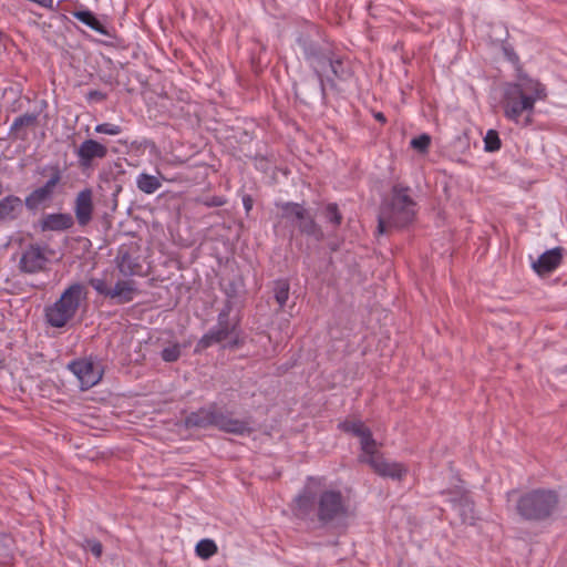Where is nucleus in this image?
<instances>
[{"label": "nucleus", "mask_w": 567, "mask_h": 567, "mask_svg": "<svg viewBox=\"0 0 567 567\" xmlns=\"http://www.w3.org/2000/svg\"><path fill=\"white\" fill-rule=\"evenodd\" d=\"M291 511L298 519L321 527L339 526L353 514L349 497L339 488L326 487L322 478L312 476L293 498Z\"/></svg>", "instance_id": "f257e3e1"}, {"label": "nucleus", "mask_w": 567, "mask_h": 567, "mask_svg": "<svg viewBox=\"0 0 567 567\" xmlns=\"http://www.w3.org/2000/svg\"><path fill=\"white\" fill-rule=\"evenodd\" d=\"M547 97L546 86L538 80L526 75L519 76L516 83H509L504 92V115L515 123H520L524 113V125L532 124L535 103Z\"/></svg>", "instance_id": "f03ea898"}, {"label": "nucleus", "mask_w": 567, "mask_h": 567, "mask_svg": "<svg viewBox=\"0 0 567 567\" xmlns=\"http://www.w3.org/2000/svg\"><path fill=\"white\" fill-rule=\"evenodd\" d=\"M559 494L550 488H534L523 493L516 501V513L523 520L546 522L558 512Z\"/></svg>", "instance_id": "7ed1b4c3"}, {"label": "nucleus", "mask_w": 567, "mask_h": 567, "mask_svg": "<svg viewBox=\"0 0 567 567\" xmlns=\"http://www.w3.org/2000/svg\"><path fill=\"white\" fill-rule=\"evenodd\" d=\"M184 424L187 429H207L214 426L221 432L235 435H244L251 432L248 421L233 417L231 412L224 411L216 403L190 412L185 417Z\"/></svg>", "instance_id": "20e7f679"}, {"label": "nucleus", "mask_w": 567, "mask_h": 567, "mask_svg": "<svg viewBox=\"0 0 567 567\" xmlns=\"http://www.w3.org/2000/svg\"><path fill=\"white\" fill-rule=\"evenodd\" d=\"M415 203L408 187L394 186L391 203L383 206L378 217V233L385 234L390 228H402L412 223Z\"/></svg>", "instance_id": "39448f33"}, {"label": "nucleus", "mask_w": 567, "mask_h": 567, "mask_svg": "<svg viewBox=\"0 0 567 567\" xmlns=\"http://www.w3.org/2000/svg\"><path fill=\"white\" fill-rule=\"evenodd\" d=\"M85 298L86 290L82 284L76 282L69 286L54 303L45 307L47 323L53 328L65 327L75 317Z\"/></svg>", "instance_id": "423d86ee"}, {"label": "nucleus", "mask_w": 567, "mask_h": 567, "mask_svg": "<svg viewBox=\"0 0 567 567\" xmlns=\"http://www.w3.org/2000/svg\"><path fill=\"white\" fill-rule=\"evenodd\" d=\"M360 463L368 464L379 476L401 481L408 474V467L400 462L386 460L379 451L378 444L358 457Z\"/></svg>", "instance_id": "0eeeda50"}, {"label": "nucleus", "mask_w": 567, "mask_h": 567, "mask_svg": "<svg viewBox=\"0 0 567 567\" xmlns=\"http://www.w3.org/2000/svg\"><path fill=\"white\" fill-rule=\"evenodd\" d=\"M230 307H226L218 313L217 324L205 333L195 347V352H202L215 343H220L235 333L238 322L231 323L229 320Z\"/></svg>", "instance_id": "6e6552de"}, {"label": "nucleus", "mask_w": 567, "mask_h": 567, "mask_svg": "<svg viewBox=\"0 0 567 567\" xmlns=\"http://www.w3.org/2000/svg\"><path fill=\"white\" fill-rule=\"evenodd\" d=\"M43 172H50V178L44 185L32 190L24 200L29 210H37L47 202H50L54 195L55 187L62 179V172L59 165H52L44 168Z\"/></svg>", "instance_id": "1a4fd4ad"}, {"label": "nucleus", "mask_w": 567, "mask_h": 567, "mask_svg": "<svg viewBox=\"0 0 567 567\" xmlns=\"http://www.w3.org/2000/svg\"><path fill=\"white\" fill-rule=\"evenodd\" d=\"M69 369L79 379L83 390L97 384L103 375L101 365L92 358L74 360L69 363Z\"/></svg>", "instance_id": "9d476101"}, {"label": "nucleus", "mask_w": 567, "mask_h": 567, "mask_svg": "<svg viewBox=\"0 0 567 567\" xmlns=\"http://www.w3.org/2000/svg\"><path fill=\"white\" fill-rule=\"evenodd\" d=\"M138 248L134 245H122L116 255V265L125 277L143 275Z\"/></svg>", "instance_id": "9b49d317"}, {"label": "nucleus", "mask_w": 567, "mask_h": 567, "mask_svg": "<svg viewBox=\"0 0 567 567\" xmlns=\"http://www.w3.org/2000/svg\"><path fill=\"white\" fill-rule=\"evenodd\" d=\"M48 257L39 245H29L22 252L19 267L27 274H35L44 269Z\"/></svg>", "instance_id": "f8f14e48"}, {"label": "nucleus", "mask_w": 567, "mask_h": 567, "mask_svg": "<svg viewBox=\"0 0 567 567\" xmlns=\"http://www.w3.org/2000/svg\"><path fill=\"white\" fill-rule=\"evenodd\" d=\"M75 154L80 167L89 168L92 166L94 159L106 157L107 147L95 140L89 138L81 143Z\"/></svg>", "instance_id": "ddd939ff"}, {"label": "nucleus", "mask_w": 567, "mask_h": 567, "mask_svg": "<svg viewBox=\"0 0 567 567\" xmlns=\"http://www.w3.org/2000/svg\"><path fill=\"white\" fill-rule=\"evenodd\" d=\"M93 192L91 188H84L78 193L74 202V214L78 224L81 227L87 226L93 218Z\"/></svg>", "instance_id": "4468645a"}, {"label": "nucleus", "mask_w": 567, "mask_h": 567, "mask_svg": "<svg viewBox=\"0 0 567 567\" xmlns=\"http://www.w3.org/2000/svg\"><path fill=\"white\" fill-rule=\"evenodd\" d=\"M339 427L360 439L361 453L369 452L370 449L377 445V441L373 439L371 430L364 425L360 420L358 421H344L339 424Z\"/></svg>", "instance_id": "2eb2a0df"}, {"label": "nucleus", "mask_w": 567, "mask_h": 567, "mask_svg": "<svg viewBox=\"0 0 567 567\" xmlns=\"http://www.w3.org/2000/svg\"><path fill=\"white\" fill-rule=\"evenodd\" d=\"M564 251L563 247H555L545 251L538 257L537 261L533 262V269L538 275L553 272L561 264Z\"/></svg>", "instance_id": "dca6fc26"}, {"label": "nucleus", "mask_w": 567, "mask_h": 567, "mask_svg": "<svg viewBox=\"0 0 567 567\" xmlns=\"http://www.w3.org/2000/svg\"><path fill=\"white\" fill-rule=\"evenodd\" d=\"M73 225L74 219L72 215L68 213L48 214L40 221L42 231H63L72 228Z\"/></svg>", "instance_id": "f3484780"}, {"label": "nucleus", "mask_w": 567, "mask_h": 567, "mask_svg": "<svg viewBox=\"0 0 567 567\" xmlns=\"http://www.w3.org/2000/svg\"><path fill=\"white\" fill-rule=\"evenodd\" d=\"M23 202L19 196L8 195L0 199V224L16 220L23 210Z\"/></svg>", "instance_id": "a211bd4d"}, {"label": "nucleus", "mask_w": 567, "mask_h": 567, "mask_svg": "<svg viewBox=\"0 0 567 567\" xmlns=\"http://www.w3.org/2000/svg\"><path fill=\"white\" fill-rule=\"evenodd\" d=\"M309 55L311 56V60L309 61L310 65L312 66L315 73L318 78V86L319 91L322 95V97L326 96V85H324V79L322 75V72L327 66L330 65V61L334 58L336 54L333 53H324L321 50L317 51L316 53L309 52Z\"/></svg>", "instance_id": "6ab92c4d"}, {"label": "nucleus", "mask_w": 567, "mask_h": 567, "mask_svg": "<svg viewBox=\"0 0 567 567\" xmlns=\"http://www.w3.org/2000/svg\"><path fill=\"white\" fill-rule=\"evenodd\" d=\"M137 289L133 280H118L111 288L110 298L117 299V303H127L134 299Z\"/></svg>", "instance_id": "aec40b11"}, {"label": "nucleus", "mask_w": 567, "mask_h": 567, "mask_svg": "<svg viewBox=\"0 0 567 567\" xmlns=\"http://www.w3.org/2000/svg\"><path fill=\"white\" fill-rule=\"evenodd\" d=\"M297 226L301 234L312 237L318 241H321L324 237L320 225L315 220V218L308 213L307 209L303 213V218L298 220Z\"/></svg>", "instance_id": "412c9836"}, {"label": "nucleus", "mask_w": 567, "mask_h": 567, "mask_svg": "<svg viewBox=\"0 0 567 567\" xmlns=\"http://www.w3.org/2000/svg\"><path fill=\"white\" fill-rule=\"evenodd\" d=\"M276 206L281 210V218L291 223H298L299 219L303 218L306 208L302 204L286 202L277 203Z\"/></svg>", "instance_id": "4be33fe9"}, {"label": "nucleus", "mask_w": 567, "mask_h": 567, "mask_svg": "<svg viewBox=\"0 0 567 567\" xmlns=\"http://www.w3.org/2000/svg\"><path fill=\"white\" fill-rule=\"evenodd\" d=\"M38 122V115L34 113H25L21 116H18L14 118L11 127L10 133L14 134L17 137H23L24 134H22V130L25 127L34 126Z\"/></svg>", "instance_id": "5701e85b"}, {"label": "nucleus", "mask_w": 567, "mask_h": 567, "mask_svg": "<svg viewBox=\"0 0 567 567\" xmlns=\"http://www.w3.org/2000/svg\"><path fill=\"white\" fill-rule=\"evenodd\" d=\"M274 297L276 302L279 306V309L282 310L289 299L290 292V284L287 279H278L274 281Z\"/></svg>", "instance_id": "b1692460"}, {"label": "nucleus", "mask_w": 567, "mask_h": 567, "mask_svg": "<svg viewBox=\"0 0 567 567\" xmlns=\"http://www.w3.org/2000/svg\"><path fill=\"white\" fill-rule=\"evenodd\" d=\"M136 186L145 194H153L162 186V184L156 176L141 173L136 178Z\"/></svg>", "instance_id": "393cba45"}, {"label": "nucleus", "mask_w": 567, "mask_h": 567, "mask_svg": "<svg viewBox=\"0 0 567 567\" xmlns=\"http://www.w3.org/2000/svg\"><path fill=\"white\" fill-rule=\"evenodd\" d=\"M74 18H76L82 23L90 27L92 30L106 34L104 25L100 22V20L89 10L75 11L73 13Z\"/></svg>", "instance_id": "a878e982"}, {"label": "nucleus", "mask_w": 567, "mask_h": 567, "mask_svg": "<svg viewBox=\"0 0 567 567\" xmlns=\"http://www.w3.org/2000/svg\"><path fill=\"white\" fill-rule=\"evenodd\" d=\"M330 69L333 73V76L338 80L346 81L351 76V70L348 66L347 62L339 55H334L332 61H330Z\"/></svg>", "instance_id": "bb28decb"}, {"label": "nucleus", "mask_w": 567, "mask_h": 567, "mask_svg": "<svg viewBox=\"0 0 567 567\" xmlns=\"http://www.w3.org/2000/svg\"><path fill=\"white\" fill-rule=\"evenodd\" d=\"M218 548L213 539H202L197 543L195 551L202 559H209L217 553Z\"/></svg>", "instance_id": "cd10ccee"}, {"label": "nucleus", "mask_w": 567, "mask_h": 567, "mask_svg": "<svg viewBox=\"0 0 567 567\" xmlns=\"http://www.w3.org/2000/svg\"><path fill=\"white\" fill-rule=\"evenodd\" d=\"M323 215L326 219L334 227H339L342 224V214L336 203H329L324 207Z\"/></svg>", "instance_id": "c85d7f7f"}, {"label": "nucleus", "mask_w": 567, "mask_h": 567, "mask_svg": "<svg viewBox=\"0 0 567 567\" xmlns=\"http://www.w3.org/2000/svg\"><path fill=\"white\" fill-rule=\"evenodd\" d=\"M502 142L495 130L487 131L484 137V150L486 152H496L501 148Z\"/></svg>", "instance_id": "c756f323"}, {"label": "nucleus", "mask_w": 567, "mask_h": 567, "mask_svg": "<svg viewBox=\"0 0 567 567\" xmlns=\"http://www.w3.org/2000/svg\"><path fill=\"white\" fill-rule=\"evenodd\" d=\"M80 546L84 550H90L96 558H100L103 554L102 543L95 538H84Z\"/></svg>", "instance_id": "7c9ffc66"}, {"label": "nucleus", "mask_w": 567, "mask_h": 567, "mask_svg": "<svg viewBox=\"0 0 567 567\" xmlns=\"http://www.w3.org/2000/svg\"><path fill=\"white\" fill-rule=\"evenodd\" d=\"M411 147L420 153H426L431 145V137L429 134H421L411 140Z\"/></svg>", "instance_id": "2f4dec72"}, {"label": "nucleus", "mask_w": 567, "mask_h": 567, "mask_svg": "<svg viewBox=\"0 0 567 567\" xmlns=\"http://www.w3.org/2000/svg\"><path fill=\"white\" fill-rule=\"evenodd\" d=\"M162 359L165 362H175L181 357V347L179 344H173L171 347L164 348L161 353Z\"/></svg>", "instance_id": "473e14b6"}, {"label": "nucleus", "mask_w": 567, "mask_h": 567, "mask_svg": "<svg viewBox=\"0 0 567 567\" xmlns=\"http://www.w3.org/2000/svg\"><path fill=\"white\" fill-rule=\"evenodd\" d=\"M89 285L100 295L110 297L111 288L107 287L106 280L103 278H91Z\"/></svg>", "instance_id": "72a5a7b5"}, {"label": "nucleus", "mask_w": 567, "mask_h": 567, "mask_svg": "<svg viewBox=\"0 0 567 567\" xmlns=\"http://www.w3.org/2000/svg\"><path fill=\"white\" fill-rule=\"evenodd\" d=\"M95 132L107 135H118L122 132L120 125L112 123H102L95 126Z\"/></svg>", "instance_id": "f704fd0d"}, {"label": "nucleus", "mask_w": 567, "mask_h": 567, "mask_svg": "<svg viewBox=\"0 0 567 567\" xmlns=\"http://www.w3.org/2000/svg\"><path fill=\"white\" fill-rule=\"evenodd\" d=\"M228 339L229 341L224 346V348L237 349L244 344V340L239 336L238 328L235 330V333H233Z\"/></svg>", "instance_id": "c9c22d12"}, {"label": "nucleus", "mask_w": 567, "mask_h": 567, "mask_svg": "<svg viewBox=\"0 0 567 567\" xmlns=\"http://www.w3.org/2000/svg\"><path fill=\"white\" fill-rule=\"evenodd\" d=\"M203 204L207 207H220L226 204V198L223 196H212L206 198Z\"/></svg>", "instance_id": "e433bc0d"}, {"label": "nucleus", "mask_w": 567, "mask_h": 567, "mask_svg": "<svg viewBox=\"0 0 567 567\" xmlns=\"http://www.w3.org/2000/svg\"><path fill=\"white\" fill-rule=\"evenodd\" d=\"M107 95L106 93L99 91V90H92L89 91L86 94V100L90 102H102L106 100Z\"/></svg>", "instance_id": "4c0bfd02"}, {"label": "nucleus", "mask_w": 567, "mask_h": 567, "mask_svg": "<svg viewBox=\"0 0 567 567\" xmlns=\"http://www.w3.org/2000/svg\"><path fill=\"white\" fill-rule=\"evenodd\" d=\"M295 94L300 101L308 103L310 94L307 92L305 83H301L299 86L295 87Z\"/></svg>", "instance_id": "58836bf2"}, {"label": "nucleus", "mask_w": 567, "mask_h": 567, "mask_svg": "<svg viewBox=\"0 0 567 567\" xmlns=\"http://www.w3.org/2000/svg\"><path fill=\"white\" fill-rule=\"evenodd\" d=\"M302 49L307 61L311 60L309 52L316 53L317 51H320L316 45H313L312 43H308L307 41H302Z\"/></svg>", "instance_id": "ea45409f"}, {"label": "nucleus", "mask_w": 567, "mask_h": 567, "mask_svg": "<svg viewBox=\"0 0 567 567\" xmlns=\"http://www.w3.org/2000/svg\"><path fill=\"white\" fill-rule=\"evenodd\" d=\"M243 204L246 212H249L252 208V198L249 195L244 196Z\"/></svg>", "instance_id": "a19ab883"}, {"label": "nucleus", "mask_w": 567, "mask_h": 567, "mask_svg": "<svg viewBox=\"0 0 567 567\" xmlns=\"http://www.w3.org/2000/svg\"><path fill=\"white\" fill-rule=\"evenodd\" d=\"M374 118H375L377 121L381 122V123H385V121H386V120H385L384 114H383V113H381V112L375 113V114H374Z\"/></svg>", "instance_id": "79ce46f5"}, {"label": "nucleus", "mask_w": 567, "mask_h": 567, "mask_svg": "<svg viewBox=\"0 0 567 567\" xmlns=\"http://www.w3.org/2000/svg\"><path fill=\"white\" fill-rule=\"evenodd\" d=\"M328 82L330 83L331 86H336V83H334L333 79H328Z\"/></svg>", "instance_id": "37998d69"}, {"label": "nucleus", "mask_w": 567, "mask_h": 567, "mask_svg": "<svg viewBox=\"0 0 567 567\" xmlns=\"http://www.w3.org/2000/svg\"><path fill=\"white\" fill-rule=\"evenodd\" d=\"M3 193L2 183L0 182V195Z\"/></svg>", "instance_id": "c03bdc74"}]
</instances>
